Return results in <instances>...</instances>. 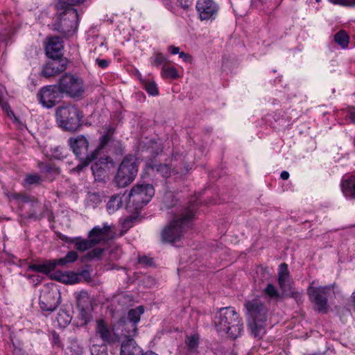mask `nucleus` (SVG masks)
Returning a JSON list of instances; mask_svg holds the SVG:
<instances>
[{
    "instance_id": "obj_1",
    "label": "nucleus",
    "mask_w": 355,
    "mask_h": 355,
    "mask_svg": "<svg viewBox=\"0 0 355 355\" xmlns=\"http://www.w3.org/2000/svg\"><path fill=\"white\" fill-rule=\"evenodd\" d=\"M197 209V202H191L179 213L175 214L171 223L162 232V241L171 243L178 241L184 229L189 227L195 219Z\"/></svg>"
},
{
    "instance_id": "obj_2",
    "label": "nucleus",
    "mask_w": 355,
    "mask_h": 355,
    "mask_svg": "<svg viewBox=\"0 0 355 355\" xmlns=\"http://www.w3.org/2000/svg\"><path fill=\"white\" fill-rule=\"evenodd\" d=\"M214 322L217 331L235 339L241 336L243 323L238 313L232 307H223L216 313Z\"/></svg>"
},
{
    "instance_id": "obj_3",
    "label": "nucleus",
    "mask_w": 355,
    "mask_h": 355,
    "mask_svg": "<svg viewBox=\"0 0 355 355\" xmlns=\"http://www.w3.org/2000/svg\"><path fill=\"white\" fill-rule=\"evenodd\" d=\"M245 307L250 315L248 327L251 334L257 339H261L266 333L267 307L258 299L246 302Z\"/></svg>"
},
{
    "instance_id": "obj_4",
    "label": "nucleus",
    "mask_w": 355,
    "mask_h": 355,
    "mask_svg": "<svg viewBox=\"0 0 355 355\" xmlns=\"http://www.w3.org/2000/svg\"><path fill=\"white\" fill-rule=\"evenodd\" d=\"M144 309L142 306H139L128 311L126 316H123L114 324V330L116 334L127 339H132L137 334V324L140 321Z\"/></svg>"
},
{
    "instance_id": "obj_5",
    "label": "nucleus",
    "mask_w": 355,
    "mask_h": 355,
    "mask_svg": "<svg viewBox=\"0 0 355 355\" xmlns=\"http://www.w3.org/2000/svg\"><path fill=\"white\" fill-rule=\"evenodd\" d=\"M56 120L60 127L66 130L75 131L80 125L83 115L76 105H68L57 109Z\"/></svg>"
},
{
    "instance_id": "obj_6",
    "label": "nucleus",
    "mask_w": 355,
    "mask_h": 355,
    "mask_svg": "<svg viewBox=\"0 0 355 355\" xmlns=\"http://www.w3.org/2000/svg\"><path fill=\"white\" fill-rule=\"evenodd\" d=\"M60 12L58 20L53 24L54 29L64 37H69L76 33L78 27L79 17L76 9H69Z\"/></svg>"
},
{
    "instance_id": "obj_7",
    "label": "nucleus",
    "mask_w": 355,
    "mask_h": 355,
    "mask_svg": "<svg viewBox=\"0 0 355 355\" xmlns=\"http://www.w3.org/2000/svg\"><path fill=\"white\" fill-rule=\"evenodd\" d=\"M138 171L137 159L134 155H127L122 160L115 180L119 187H125L131 183Z\"/></svg>"
},
{
    "instance_id": "obj_8",
    "label": "nucleus",
    "mask_w": 355,
    "mask_h": 355,
    "mask_svg": "<svg viewBox=\"0 0 355 355\" xmlns=\"http://www.w3.org/2000/svg\"><path fill=\"white\" fill-rule=\"evenodd\" d=\"M336 284H330L324 286H309L307 288V294L311 302L314 304V309L318 312L326 313L328 310V298L334 294Z\"/></svg>"
},
{
    "instance_id": "obj_9",
    "label": "nucleus",
    "mask_w": 355,
    "mask_h": 355,
    "mask_svg": "<svg viewBox=\"0 0 355 355\" xmlns=\"http://www.w3.org/2000/svg\"><path fill=\"white\" fill-rule=\"evenodd\" d=\"M155 195V189L150 184H138L134 186L128 194L129 206L132 204L135 210L146 205Z\"/></svg>"
},
{
    "instance_id": "obj_10",
    "label": "nucleus",
    "mask_w": 355,
    "mask_h": 355,
    "mask_svg": "<svg viewBox=\"0 0 355 355\" xmlns=\"http://www.w3.org/2000/svg\"><path fill=\"white\" fill-rule=\"evenodd\" d=\"M58 85L62 94H65L71 98L81 97L85 93L82 79L71 73H65L62 76Z\"/></svg>"
},
{
    "instance_id": "obj_11",
    "label": "nucleus",
    "mask_w": 355,
    "mask_h": 355,
    "mask_svg": "<svg viewBox=\"0 0 355 355\" xmlns=\"http://www.w3.org/2000/svg\"><path fill=\"white\" fill-rule=\"evenodd\" d=\"M110 232V227L107 224H103V227L95 226L89 234V239H77L75 245L77 250L85 251L92 248L96 244L105 240Z\"/></svg>"
},
{
    "instance_id": "obj_12",
    "label": "nucleus",
    "mask_w": 355,
    "mask_h": 355,
    "mask_svg": "<svg viewBox=\"0 0 355 355\" xmlns=\"http://www.w3.org/2000/svg\"><path fill=\"white\" fill-rule=\"evenodd\" d=\"M60 294L56 288L46 287L41 291L40 306L43 311L52 312L60 304Z\"/></svg>"
},
{
    "instance_id": "obj_13",
    "label": "nucleus",
    "mask_w": 355,
    "mask_h": 355,
    "mask_svg": "<svg viewBox=\"0 0 355 355\" xmlns=\"http://www.w3.org/2000/svg\"><path fill=\"white\" fill-rule=\"evenodd\" d=\"M61 94L58 85H48L40 90L37 98L44 107L51 108L60 101Z\"/></svg>"
},
{
    "instance_id": "obj_14",
    "label": "nucleus",
    "mask_w": 355,
    "mask_h": 355,
    "mask_svg": "<svg viewBox=\"0 0 355 355\" xmlns=\"http://www.w3.org/2000/svg\"><path fill=\"white\" fill-rule=\"evenodd\" d=\"M196 8L201 21L214 20L220 9L218 4L213 0H198Z\"/></svg>"
},
{
    "instance_id": "obj_15",
    "label": "nucleus",
    "mask_w": 355,
    "mask_h": 355,
    "mask_svg": "<svg viewBox=\"0 0 355 355\" xmlns=\"http://www.w3.org/2000/svg\"><path fill=\"white\" fill-rule=\"evenodd\" d=\"M67 66V60L64 58H52L42 67L41 75L50 78L63 72Z\"/></svg>"
},
{
    "instance_id": "obj_16",
    "label": "nucleus",
    "mask_w": 355,
    "mask_h": 355,
    "mask_svg": "<svg viewBox=\"0 0 355 355\" xmlns=\"http://www.w3.org/2000/svg\"><path fill=\"white\" fill-rule=\"evenodd\" d=\"M68 144L76 156L80 160L84 159V162L88 155L89 141L83 135H78L75 138H70L68 140Z\"/></svg>"
},
{
    "instance_id": "obj_17",
    "label": "nucleus",
    "mask_w": 355,
    "mask_h": 355,
    "mask_svg": "<svg viewBox=\"0 0 355 355\" xmlns=\"http://www.w3.org/2000/svg\"><path fill=\"white\" fill-rule=\"evenodd\" d=\"M63 41L57 36L50 37L46 45V53L51 58H61Z\"/></svg>"
},
{
    "instance_id": "obj_18",
    "label": "nucleus",
    "mask_w": 355,
    "mask_h": 355,
    "mask_svg": "<svg viewBox=\"0 0 355 355\" xmlns=\"http://www.w3.org/2000/svg\"><path fill=\"white\" fill-rule=\"evenodd\" d=\"M110 141V139L107 138L106 136L102 135L99 138V145L97 148L93 150L90 155H87L84 162L81 164H78L74 168H73V171L80 173L85 167L87 166L92 161L97 158L99 152L103 149Z\"/></svg>"
},
{
    "instance_id": "obj_19",
    "label": "nucleus",
    "mask_w": 355,
    "mask_h": 355,
    "mask_svg": "<svg viewBox=\"0 0 355 355\" xmlns=\"http://www.w3.org/2000/svg\"><path fill=\"white\" fill-rule=\"evenodd\" d=\"M96 332L105 343H110L114 341V336L112 331L103 320L96 321Z\"/></svg>"
},
{
    "instance_id": "obj_20",
    "label": "nucleus",
    "mask_w": 355,
    "mask_h": 355,
    "mask_svg": "<svg viewBox=\"0 0 355 355\" xmlns=\"http://www.w3.org/2000/svg\"><path fill=\"white\" fill-rule=\"evenodd\" d=\"M342 191L345 197L355 198V175H347L343 178Z\"/></svg>"
},
{
    "instance_id": "obj_21",
    "label": "nucleus",
    "mask_w": 355,
    "mask_h": 355,
    "mask_svg": "<svg viewBox=\"0 0 355 355\" xmlns=\"http://www.w3.org/2000/svg\"><path fill=\"white\" fill-rule=\"evenodd\" d=\"M141 352V348L133 339H126L122 343L121 355H139Z\"/></svg>"
},
{
    "instance_id": "obj_22",
    "label": "nucleus",
    "mask_w": 355,
    "mask_h": 355,
    "mask_svg": "<svg viewBox=\"0 0 355 355\" xmlns=\"http://www.w3.org/2000/svg\"><path fill=\"white\" fill-rule=\"evenodd\" d=\"M28 269L32 271L48 275L55 270V263H53V260H49L45 261L43 263H31L29 265Z\"/></svg>"
},
{
    "instance_id": "obj_23",
    "label": "nucleus",
    "mask_w": 355,
    "mask_h": 355,
    "mask_svg": "<svg viewBox=\"0 0 355 355\" xmlns=\"http://www.w3.org/2000/svg\"><path fill=\"white\" fill-rule=\"evenodd\" d=\"M288 278L289 271L288 270V265L285 263H281L278 271V284L282 293H285L286 288L288 287L286 285Z\"/></svg>"
},
{
    "instance_id": "obj_24",
    "label": "nucleus",
    "mask_w": 355,
    "mask_h": 355,
    "mask_svg": "<svg viewBox=\"0 0 355 355\" xmlns=\"http://www.w3.org/2000/svg\"><path fill=\"white\" fill-rule=\"evenodd\" d=\"M147 167L148 170H151L153 172H155L165 178L169 177L173 172L168 165L164 164H155L152 162L150 163Z\"/></svg>"
},
{
    "instance_id": "obj_25",
    "label": "nucleus",
    "mask_w": 355,
    "mask_h": 355,
    "mask_svg": "<svg viewBox=\"0 0 355 355\" xmlns=\"http://www.w3.org/2000/svg\"><path fill=\"white\" fill-rule=\"evenodd\" d=\"M124 194H116L112 196L107 203V209L110 214H112L121 208L123 205Z\"/></svg>"
},
{
    "instance_id": "obj_26",
    "label": "nucleus",
    "mask_w": 355,
    "mask_h": 355,
    "mask_svg": "<svg viewBox=\"0 0 355 355\" xmlns=\"http://www.w3.org/2000/svg\"><path fill=\"white\" fill-rule=\"evenodd\" d=\"M51 278L65 284H71L76 283L78 279L77 275L73 272L62 273L57 272L53 275H51Z\"/></svg>"
},
{
    "instance_id": "obj_27",
    "label": "nucleus",
    "mask_w": 355,
    "mask_h": 355,
    "mask_svg": "<svg viewBox=\"0 0 355 355\" xmlns=\"http://www.w3.org/2000/svg\"><path fill=\"white\" fill-rule=\"evenodd\" d=\"M77 306L81 312L87 309L90 304V300L87 292L81 291L76 293Z\"/></svg>"
},
{
    "instance_id": "obj_28",
    "label": "nucleus",
    "mask_w": 355,
    "mask_h": 355,
    "mask_svg": "<svg viewBox=\"0 0 355 355\" xmlns=\"http://www.w3.org/2000/svg\"><path fill=\"white\" fill-rule=\"evenodd\" d=\"M178 199L172 191H166L164 193L162 198V209H169L177 205Z\"/></svg>"
},
{
    "instance_id": "obj_29",
    "label": "nucleus",
    "mask_w": 355,
    "mask_h": 355,
    "mask_svg": "<svg viewBox=\"0 0 355 355\" xmlns=\"http://www.w3.org/2000/svg\"><path fill=\"white\" fill-rule=\"evenodd\" d=\"M85 0H58L57 3L58 10L66 11L69 9H75L73 6H78L85 2Z\"/></svg>"
},
{
    "instance_id": "obj_30",
    "label": "nucleus",
    "mask_w": 355,
    "mask_h": 355,
    "mask_svg": "<svg viewBox=\"0 0 355 355\" xmlns=\"http://www.w3.org/2000/svg\"><path fill=\"white\" fill-rule=\"evenodd\" d=\"M334 41L343 49H345L348 47L349 37L345 31L340 30L334 35Z\"/></svg>"
},
{
    "instance_id": "obj_31",
    "label": "nucleus",
    "mask_w": 355,
    "mask_h": 355,
    "mask_svg": "<svg viewBox=\"0 0 355 355\" xmlns=\"http://www.w3.org/2000/svg\"><path fill=\"white\" fill-rule=\"evenodd\" d=\"M282 295L284 297H289L295 299L297 303L302 302V291H298L295 288L291 286H288V287L286 288V292L282 293Z\"/></svg>"
},
{
    "instance_id": "obj_32",
    "label": "nucleus",
    "mask_w": 355,
    "mask_h": 355,
    "mask_svg": "<svg viewBox=\"0 0 355 355\" xmlns=\"http://www.w3.org/2000/svg\"><path fill=\"white\" fill-rule=\"evenodd\" d=\"M12 198L22 202H31L33 207H37L40 204L36 198L24 193H13Z\"/></svg>"
},
{
    "instance_id": "obj_33",
    "label": "nucleus",
    "mask_w": 355,
    "mask_h": 355,
    "mask_svg": "<svg viewBox=\"0 0 355 355\" xmlns=\"http://www.w3.org/2000/svg\"><path fill=\"white\" fill-rule=\"evenodd\" d=\"M264 293L271 299L279 300L284 297L282 293L281 294L276 287L272 284H267L266 287L263 291Z\"/></svg>"
},
{
    "instance_id": "obj_34",
    "label": "nucleus",
    "mask_w": 355,
    "mask_h": 355,
    "mask_svg": "<svg viewBox=\"0 0 355 355\" xmlns=\"http://www.w3.org/2000/svg\"><path fill=\"white\" fill-rule=\"evenodd\" d=\"M162 76L164 78L177 79L178 72L174 67L164 66L162 69Z\"/></svg>"
},
{
    "instance_id": "obj_35",
    "label": "nucleus",
    "mask_w": 355,
    "mask_h": 355,
    "mask_svg": "<svg viewBox=\"0 0 355 355\" xmlns=\"http://www.w3.org/2000/svg\"><path fill=\"white\" fill-rule=\"evenodd\" d=\"M42 181L41 176L38 174H27L24 179L23 185L26 187V185H33V184H40Z\"/></svg>"
},
{
    "instance_id": "obj_36",
    "label": "nucleus",
    "mask_w": 355,
    "mask_h": 355,
    "mask_svg": "<svg viewBox=\"0 0 355 355\" xmlns=\"http://www.w3.org/2000/svg\"><path fill=\"white\" fill-rule=\"evenodd\" d=\"M106 163L104 162H95L94 164L92 165L91 169L93 172V175L95 177H101L104 172V167L103 166H105Z\"/></svg>"
},
{
    "instance_id": "obj_37",
    "label": "nucleus",
    "mask_w": 355,
    "mask_h": 355,
    "mask_svg": "<svg viewBox=\"0 0 355 355\" xmlns=\"http://www.w3.org/2000/svg\"><path fill=\"white\" fill-rule=\"evenodd\" d=\"M92 355H107L106 345H93L90 348Z\"/></svg>"
},
{
    "instance_id": "obj_38",
    "label": "nucleus",
    "mask_w": 355,
    "mask_h": 355,
    "mask_svg": "<svg viewBox=\"0 0 355 355\" xmlns=\"http://www.w3.org/2000/svg\"><path fill=\"white\" fill-rule=\"evenodd\" d=\"M146 91L151 96H157L158 94V88L157 84L154 81H147L144 84Z\"/></svg>"
},
{
    "instance_id": "obj_39",
    "label": "nucleus",
    "mask_w": 355,
    "mask_h": 355,
    "mask_svg": "<svg viewBox=\"0 0 355 355\" xmlns=\"http://www.w3.org/2000/svg\"><path fill=\"white\" fill-rule=\"evenodd\" d=\"M166 61V58L161 53H155L151 58V62L158 67Z\"/></svg>"
},
{
    "instance_id": "obj_40",
    "label": "nucleus",
    "mask_w": 355,
    "mask_h": 355,
    "mask_svg": "<svg viewBox=\"0 0 355 355\" xmlns=\"http://www.w3.org/2000/svg\"><path fill=\"white\" fill-rule=\"evenodd\" d=\"M186 343L189 349H195L198 346V338L195 335L191 336L187 338Z\"/></svg>"
},
{
    "instance_id": "obj_41",
    "label": "nucleus",
    "mask_w": 355,
    "mask_h": 355,
    "mask_svg": "<svg viewBox=\"0 0 355 355\" xmlns=\"http://www.w3.org/2000/svg\"><path fill=\"white\" fill-rule=\"evenodd\" d=\"M334 4H339L344 6H355V0H329Z\"/></svg>"
},
{
    "instance_id": "obj_42",
    "label": "nucleus",
    "mask_w": 355,
    "mask_h": 355,
    "mask_svg": "<svg viewBox=\"0 0 355 355\" xmlns=\"http://www.w3.org/2000/svg\"><path fill=\"white\" fill-rule=\"evenodd\" d=\"M53 156L58 159H63L65 157L64 148L60 146L55 147L53 151Z\"/></svg>"
},
{
    "instance_id": "obj_43",
    "label": "nucleus",
    "mask_w": 355,
    "mask_h": 355,
    "mask_svg": "<svg viewBox=\"0 0 355 355\" xmlns=\"http://www.w3.org/2000/svg\"><path fill=\"white\" fill-rule=\"evenodd\" d=\"M104 133L103 135L106 136L107 138L112 139L114 132H115V128L112 125H105L104 128Z\"/></svg>"
},
{
    "instance_id": "obj_44",
    "label": "nucleus",
    "mask_w": 355,
    "mask_h": 355,
    "mask_svg": "<svg viewBox=\"0 0 355 355\" xmlns=\"http://www.w3.org/2000/svg\"><path fill=\"white\" fill-rule=\"evenodd\" d=\"M345 118L352 123H355V107H351L348 110Z\"/></svg>"
},
{
    "instance_id": "obj_45",
    "label": "nucleus",
    "mask_w": 355,
    "mask_h": 355,
    "mask_svg": "<svg viewBox=\"0 0 355 355\" xmlns=\"http://www.w3.org/2000/svg\"><path fill=\"white\" fill-rule=\"evenodd\" d=\"M133 220L134 218L132 217H128L124 219L123 222L122 223V227L125 229V230H128L132 226Z\"/></svg>"
},
{
    "instance_id": "obj_46",
    "label": "nucleus",
    "mask_w": 355,
    "mask_h": 355,
    "mask_svg": "<svg viewBox=\"0 0 355 355\" xmlns=\"http://www.w3.org/2000/svg\"><path fill=\"white\" fill-rule=\"evenodd\" d=\"M65 257L69 263H73L78 259V254L75 251H70Z\"/></svg>"
},
{
    "instance_id": "obj_47",
    "label": "nucleus",
    "mask_w": 355,
    "mask_h": 355,
    "mask_svg": "<svg viewBox=\"0 0 355 355\" xmlns=\"http://www.w3.org/2000/svg\"><path fill=\"white\" fill-rule=\"evenodd\" d=\"M139 262L140 263H142V264H144L146 266H150L153 263V261L151 258L144 256V257H139Z\"/></svg>"
},
{
    "instance_id": "obj_48",
    "label": "nucleus",
    "mask_w": 355,
    "mask_h": 355,
    "mask_svg": "<svg viewBox=\"0 0 355 355\" xmlns=\"http://www.w3.org/2000/svg\"><path fill=\"white\" fill-rule=\"evenodd\" d=\"M53 263H55V268L57 266H65L67 263H69V262L67 261V259L65 257L58 259L53 260Z\"/></svg>"
},
{
    "instance_id": "obj_49",
    "label": "nucleus",
    "mask_w": 355,
    "mask_h": 355,
    "mask_svg": "<svg viewBox=\"0 0 355 355\" xmlns=\"http://www.w3.org/2000/svg\"><path fill=\"white\" fill-rule=\"evenodd\" d=\"M103 253V250L101 248H96L89 252V257L92 258H98Z\"/></svg>"
},
{
    "instance_id": "obj_50",
    "label": "nucleus",
    "mask_w": 355,
    "mask_h": 355,
    "mask_svg": "<svg viewBox=\"0 0 355 355\" xmlns=\"http://www.w3.org/2000/svg\"><path fill=\"white\" fill-rule=\"evenodd\" d=\"M96 62H97L98 67L102 69L106 68L109 64V62L107 60L97 59Z\"/></svg>"
},
{
    "instance_id": "obj_51",
    "label": "nucleus",
    "mask_w": 355,
    "mask_h": 355,
    "mask_svg": "<svg viewBox=\"0 0 355 355\" xmlns=\"http://www.w3.org/2000/svg\"><path fill=\"white\" fill-rule=\"evenodd\" d=\"M168 51L173 55H176L180 53V48L174 46H169L168 47Z\"/></svg>"
},
{
    "instance_id": "obj_52",
    "label": "nucleus",
    "mask_w": 355,
    "mask_h": 355,
    "mask_svg": "<svg viewBox=\"0 0 355 355\" xmlns=\"http://www.w3.org/2000/svg\"><path fill=\"white\" fill-rule=\"evenodd\" d=\"M39 168L43 172H49L51 171V168L49 165L44 163H40L39 164Z\"/></svg>"
},
{
    "instance_id": "obj_53",
    "label": "nucleus",
    "mask_w": 355,
    "mask_h": 355,
    "mask_svg": "<svg viewBox=\"0 0 355 355\" xmlns=\"http://www.w3.org/2000/svg\"><path fill=\"white\" fill-rule=\"evenodd\" d=\"M179 57L182 58L184 62H189L191 58V57L188 54L184 52H180Z\"/></svg>"
},
{
    "instance_id": "obj_54",
    "label": "nucleus",
    "mask_w": 355,
    "mask_h": 355,
    "mask_svg": "<svg viewBox=\"0 0 355 355\" xmlns=\"http://www.w3.org/2000/svg\"><path fill=\"white\" fill-rule=\"evenodd\" d=\"M53 345H60V340H59V336L54 333L53 334Z\"/></svg>"
},
{
    "instance_id": "obj_55",
    "label": "nucleus",
    "mask_w": 355,
    "mask_h": 355,
    "mask_svg": "<svg viewBox=\"0 0 355 355\" xmlns=\"http://www.w3.org/2000/svg\"><path fill=\"white\" fill-rule=\"evenodd\" d=\"M0 105L3 107V108H9V105H8V103L6 102H4L3 101V98H2V94L0 92Z\"/></svg>"
},
{
    "instance_id": "obj_56",
    "label": "nucleus",
    "mask_w": 355,
    "mask_h": 355,
    "mask_svg": "<svg viewBox=\"0 0 355 355\" xmlns=\"http://www.w3.org/2000/svg\"><path fill=\"white\" fill-rule=\"evenodd\" d=\"M289 176V173L286 171H283L280 174L281 178L284 180H288Z\"/></svg>"
},
{
    "instance_id": "obj_57",
    "label": "nucleus",
    "mask_w": 355,
    "mask_h": 355,
    "mask_svg": "<svg viewBox=\"0 0 355 355\" xmlns=\"http://www.w3.org/2000/svg\"><path fill=\"white\" fill-rule=\"evenodd\" d=\"M43 217L42 215H38L35 211L33 212L29 215V218L34 219H40Z\"/></svg>"
},
{
    "instance_id": "obj_58",
    "label": "nucleus",
    "mask_w": 355,
    "mask_h": 355,
    "mask_svg": "<svg viewBox=\"0 0 355 355\" xmlns=\"http://www.w3.org/2000/svg\"><path fill=\"white\" fill-rule=\"evenodd\" d=\"M352 306L355 309V291L352 293Z\"/></svg>"
},
{
    "instance_id": "obj_59",
    "label": "nucleus",
    "mask_w": 355,
    "mask_h": 355,
    "mask_svg": "<svg viewBox=\"0 0 355 355\" xmlns=\"http://www.w3.org/2000/svg\"><path fill=\"white\" fill-rule=\"evenodd\" d=\"M142 355H158V354L152 351H148Z\"/></svg>"
},
{
    "instance_id": "obj_60",
    "label": "nucleus",
    "mask_w": 355,
    "mask_h": 355,
    "mask_svg": "<svg viewBox=\"0 0 355 355\" xmlns=\"http://www.w3.org/2000/svg\"><path fill=\"white\" fill-rule=\"evenodd\" d=\"M317 2H320L321 0H315Z\"/></svg>"
},
{
    "instance_id": "obj_61",
    "label": "nucleus",
    "mask_w": 355,
    "mask_h": 355,
    "mask_svg": "<svg viewBox=\"0 0 355 355\" xmlns=\"http://www.w3.org/2000/svg\"><path fill=\"white\" fill-rule=\"evenodd\" d=\"M231 355H236V354L232 353Z\"/></svg>"
}]
</instances>
